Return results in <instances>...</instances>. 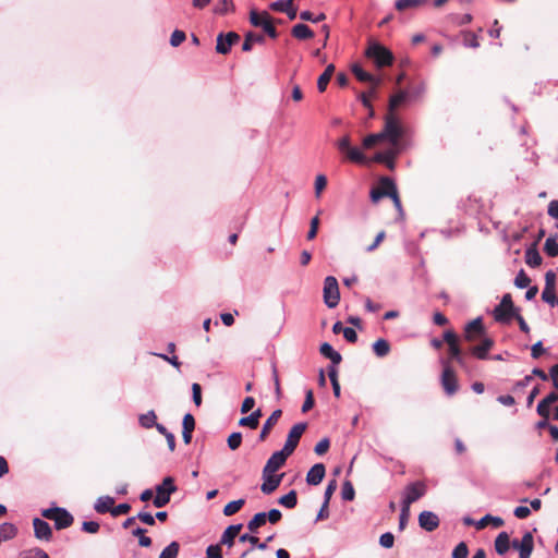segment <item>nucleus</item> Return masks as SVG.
Wrapping results in <instances>:
<instances>
[{"label":"nucleus","instance_id":"nucleus-29","mask_svg":"<svg viewBox=\"0 0 558 558\" xmlns=\"http://www.w3.org/2000/svg\"><path fill=\"white\" fill-rule=\"evenodd\" d=\"M333 72H335V65L333 64H329L325 69L324 73L320 74V76L318 77V80H317V88H318V90L320 93L326 90V88L328 86V83L330 82V78H331Z\"/></svg>","mask_w":558,"mask_h":558},{"label":"nucleus","instance_id":"nucleus-50","mask_svg":"<svg viewBox=\"0 0 558 558\" xmlns=\"http://www.w3.org/2000/svg\"><path fill=\"white\" fill-rule=\"evenodd\" d=\"M379 544L384 548H391L395 544V536L390 532H386L380 535L379 537Z\"/></svg>","mask_w":558,"mask_h":558},{"label":"nucleus","instance_id":"nucleus-37","mask_svg":"<svg viewBox=\"0 0 558 558\" xmlns=\"http://www.w3.org/2000/svg\"><path fill=\"white\" fill-rule=\"evenodd\" d=\"M180 550V544L175 541L171 542L159 555V558H177Z\"/></svg>","mask_w":558,"mask_h":558},{"label":"nucleus","instance_id":"nucleus-8","mask_svg":"<svg viewBox=\"0 0 558 558\" xmlns=\"http://www.w3.org/2000/svg\"><path fill=\"white\" fill-rule=\"evenodd\" d=\"M324 302L329 308H335L340 301L338 281L333 276H328L324 280L323 289Z\"/></svg>","mask_w":558,"mask_h":558},{"label":"nucleus","instance_id":"nucleus-15","mask_svg":"<svg viewBox=\"0 0 558 558\" xmlns=\"http://www.w3.org/2000/svg\"><path fill=\"white\" fill-rule=\"evenodd\" d=\"M512 547L519 550V558H530L533 551L532 534L526 532L520 542L514 539L512 542Z\"/></svg>","mask_w":558,"mask_h":558},{"label":"nucleus","instance_id":"nucleus-32","mask_svg":"<svg viewBox=\"0 0 558 558\" xmlns=\"http://www.w3.org/2000/svg\"><path fill=\"white\" fill-rule=\"evenodd\" d=\"M267 522V514L266 512H258L256 513L251 520L250 522L247 523V529L255 533L257 532V530L263 526L264 524H266Z\"/></svg>","mask_w":558,"mask_h":558},{"label":"nucleus","instance_id":"nucleus-21","mask_svg":"<svg viewBox=\"0 0 558 558\" xmlns=\"http://www.w3.org/2000/svg\"><path fill=\"white\" fill-rule=\"evenodd\" d=\"M241 530L242 524L229 525L222 533L220 543L222 545H227L228 547H232L234 544V538L239 535Z\"/></svg>","mask_w":558,"mask_h":558},{"label":"nucleus","instance_id":"nucleus-56","mask_svg":"<svg viewBox=\"0 0 558 558\" xmlns=\"http://www.w3.org/2000/svg\"><path fill=\"white\" fill-rule=\"evenodd\" d=\"M192 396L195 405L199 407L202 404V387L199 384L194 383L192 385Z\"/></svg>","mask_w":558,"mask_h":558},{"label":"nucleus","instance_id":"nucleus-2","mask_svg":"<svg viewBox=\"0 0 558 558\" xmlns=\"http://www.w3.org/2000/svg\"><path fill=\"white\" fill-rule=\"evenodd\" d=\"M379 134L384 141H388L389 145L400 149V140L403 134V130L398 117L393 112H388L386 114L385 126Z\"/></svg>","mask_w":558,"mask_h":558},{"label":"nucleus","instance_id":"nucleus-42","mask_svg":"<svg viewBox=\"0 0 558 558\" xmlns=\"http://www.w3.org/2000/svg\"><path fill=\"white\" fill-rule=\"evenodd\" d=\"M234 8L232 0H217L215 12L217 14H226L230 11H232Z\"/></svg>","mask_w":558,"mask_h":558},{"label":"nucleus","instance_id":"nucleus-24","mask_svg":"<svg viewBox=\"0 0 558 558\" xmlns=\"http://www.w3.org/2000/svg\"><path fill=\"white\" fill-rule=\"evenodd\" d=\"M352 72L360 82L369 83L371 85H379L381 82L379 77L367 73L359 64L352 66Z\"/></svg>","mask_w":558,"mask_h":558},{"label":"nucleus","instance_id":"nucleus-64","mask_svg":"<svg viewBox=\"0 0 558 558\" xmlns=\"http://www.w3.org/2000/svg\"><path fill=\"white\" fill-rule=\"evenodd\" d=\"M442 341L447 342L448 347L459 343L458 336L452 330H446L444 332V340Z\"/></svg>","mask_w":558,"mask_h":558},{"label":"nucleus","instance_id":"nucleus-17","mask_svg":"<svg viewBox=\"0 0 558 558\" xmlns=\"http://www.w3.org/2000/svg\"><path fill=\"white\" fill-rule=\"evenodd\" d=\"M282 477L283 474L275 475V473H263V484L260 486L262 492L266 495L275 492L279 487Z\"/></svg>","mask_w":558,"mask_h":558},{"label":"nucleus","instance_id":"nucleus-48","mask_svg":"<svg viewBox=\"0 0 558 558\" xmlns=\"http://www.w3.org/2000/svg\"><path fill=\"white\" fill-rule=\"evenodd\" d=\"M327 185V178L324 174H318L315 179V196L320 197L322 192Z\"/></svg>","mask_w":558,"mask_h":558},{"label":"nucleus","instance_id":"nucleus-30","mask_svg":"<svg viewBox=\"0 0 558 558\" xmlns=\"http://www.w3.org/2000/svg\"><path fill=\"white\" fill-rule=\"evenodd\" d=\"M489 523H492L494 527H500L504 525V520L500 517L486 514L476 522V529L482 530L486 527Z\"/></svg>","mask_w":558,"mask_h":558},{"label":"nucleus","instance_id":"nucleus-52","mask_svg":"<svg viewBox=\"0 0 558 558\" xmlns=\"http://www.w3.org/2000/svg\"><path fill=\"white\" fill-rule=\"evenodd\" d=\"M291 35H314V31L305 24H296L292 27Z\"/></svg>","mask_w":558,"mask_h":558},{"label":"nucleus","instance_id":"nucleus-53","mask_svg":"<svg viewBox=\"0 0 558 558\" xmlns=\"http://www.w3.org/2000/svg\"><path fill=\"white\" fill-rule=\"evenodd\" d=\"M318 226H319V219H318V216H315L311 219L310 230L306 234L307 240L315 239V236L317 235Z\"/></svg>","mask_w":558,"mask_h":558},{"label":"nucleus","instance_id":"nucleus-55","mask_svg":"<svg viewBox=\"0 0 558 558\" xmlns=\"http://www.w3.org/2000/svg\"><path fill=\"white\" fill-rule=\"evenodd\" d=\"M329 446H330L329 439L328 438H323L322 440H319L316 444V446L314 448V451H315L316 454L322 456V454H324V453H326L328 451Z\"/></svg>","mask_w":558,"mask_h":558},{"label":"nucleus","instance_id":"nucleus-45","mask_svg":"<svg viewBox=\"0 0 558 558\" xmlns=\"http://www.w3.org/2000/svg\"><path fill=\"white\" fill-rule=\"evenodd\" d=\"M294 0H278L272 3H270L269 8L272 11L277 12H286L289 10V7L292 5Z\"/></svg>","mask_w":558,"mask_h":558},{"label":"nucleus","instance_id":"nucleus-9","mask_svg":"<svg viewBox=\"0 0 558 558\" xmlns=\"http://www.w3.org/2000/svg\"><path fill=\"white\" fill-rule=\"evenodd\" d=\"M442 374L440 378L441 386L448 396L454 395L459 390V384L454 371L449 362L441 360Z\"/></svg>","mask_w":558,"mask_h":558},{"label":"nucleus","instance_id":"nucleus-5","mask_svg":"<svg viewBox=\"0 0 558 558\" xmlns=\"http://www.w3.org/2000/svg\"><path fill=\"white\" fill-rule=\"evenodd\" d=\"M337 148L345 155L347 159L351 162L359 165H366L368 161L366 156L357 147L351 145V138L349 135H343L336 143Z\"/></svg>","mask_w":558,"mask_h":558},{"label":"nucleus","instance_id":"nucleus-31","mask_svg":"<svg viewBox=\"0 0 558 558\" xmlns=\"http://www.w3.org/2000/svg\"><path fill=\"white\" fill-rule=\"evenodd\" d=\"M509 546V535L506 532H501L495 539V550L499 555H504L508 551Z\"/></svg>","mask_w":558,"mask_h":558},{"label":"nucleus","instance_id":"nucleus-19","mask_svg":"<svg viewBox=\"0 0 558 558\" xmlns=\"http://www.w3.org/2000/svg\"><path fill=\"white\" fill-rule=\"evenodd\" d=\"M482 335H483V323H482L481 317H477V318L473 319L472 322H470L469 324H466V326L464 328V338L468 341H474L477 339V337H480Z\"/></svg>","mask_w":558,"mask_h":558},{"label":"nucleus","instance_id":"nucleus-25","mask_svg":"<svg viewBox=\"0 0 558 558\" xmlns=\"http://www.w3.org/2000/svg\"><path fill=\"white\" fill-rule=\"evenodd\" d=\"M494 341L489 338H484L482 342L471 349L473 355L480 360L487 357L488 351L493 348Z\"/></svg>","mask_w":558,"mask_h":558},{"label":"nucleus","instance_id":"nucleus-3","mask_svg":"<svg viewBox=\"0 0 558 558\" xmlns=\"http://www.w3.org/2000/svg\"><path fill=\"white\" fill-rule=\"evenodd\" d=\"M365 56L378 68L390 65L393 60L392 52L376 41H371L368 44V47L365 50Z\"/></svg>","mask_w":558,"mask_h":558},{"label":"nucleus","instance_id":"nucleus-14","mask_svg":"<svg viewBox=\"0 0 558 558\" xmlns=\"http://www.w3.org/2000/svg\"><path fill=\"white\" fill-rule=\"evenodd\" d=\"M290 454L286 453L282 449L274 452L267 460L263 473H275L286 463Z\"/></svg>","mask_w":558,"mask_h":558},{"label":"nucleus","instance_id":"nucleus-6","mask_svg":"<svg viewBox=\"0 0 558 558\" xmlns=\"http://www.w3.org/2000/svg\"><path fill=\"white\" fill-rule=\"evenodd\" d=\"M41 515L52 520L57 530L66 529L73 523V515L64 508H49L41 511Z\"/></svg>","mask_w":558,"mask_h":558},{"label":"nucleus","instance_id":"nucleus-51","mask_svg":"<svg viewBox=\"0 0 558 558\" xmlns=\"http://www.w3.org/2000/svg\"><path fill=\"white\" fill-rule=\"evenodd\" d=\"M468 546L465 543H459L452 551V558H468Z\"/></svg>","mask_w":558,"mask_h":558},{"label":"nucleus","instance_id":"nucleus-33","mask_svg":"<svg viewBox=\"0 0 558 558\" xmlns=\"http://www.w3.org/2000/svg\"><path fill=\"white\" fill-rule=\"evenodd\" d=\"M157 420V415L154 410H149L148 412L141 414L138 416L140 425L144 428H151L155 426Z\"/></svg>","mask_w":558,"mask_h":558},{"label":"nucleus","instance_id":"nucleus-26","mask_svg":"<svg viewBox=\"0 0 558 558\" xmlns=\"http://www.w3.org/2000/svg\"><path fill=\"white\" fill-rule=\"evenodd\" d=\"M319 352L325 357L329 359L332 364L338 365L342 361V356L339 352L335 351L333 348L328 343L324 342L320 348Z\"/></svg>","mask_w":558,"mask_h":558},{"label":"nucleus","instance_id":"nucleus-41","mask_svg":"<svg viewBox=\"0 0 558 558\" xmlns=\"http://www.w3.org/2000/svg\"><path fill=\"white\" fill-rule=\"evenodd\" d=\"M544 251L550 257H555L558 255V242L555 236H549L544 245Z\"/></svg>","mask_w":558,"mask_h":558},{"label":"nucleus","instance_id":"nucleus-54","mask_svg":"<svg viewBox=\"0 0 558 558\" xmlns=\"http://www.w3.org/2000/svg\"><path fill=\"white\" fill-rule=\"evenodd\" d=\"M531 280L530 278L524 274L523 270H521L517 277H515V280H514V284L520 288V289H523V288H526L529 287Z\"/></svg>","mask_w":558,"mask_h":558},{"label":"nucleus","instance_id":"nucleus-43","mask_svg":"<svg viewBox=\"0 0 558 558\" xmlns=\"http://www.w3.org/2000/svg\"><path fill=\"white\" fill-rule=\"evenodd\" d=\"M408 97L407 92H400L397 95L390 97L389 100V112H393V110L401 105Z\"/></svg>","mask_w":558,"mask_h":558},{"label":"nucleus","instance_id":"nucleus-12","mask_svg":"<svg viewBox=\"0 0 558 558\" xmlns=\"http://www.w3.org/2000/svg\"><path fill=\"white\" fill-rule=\"evenodd\" d=\"M396 184L395 182L388 178V177H384L379 180V183H378V186L372 189L371 191V199L373 203H377L378 201H380L383 197H390L392 191H395L396 189Z\"/></svg>","mask_w":558,"mask_h":558},{"label":"nucleus","instance_id":"nucleus-7","mask_svg":"<svg viewBox=\"0 0 558 558\" xmlns=\"http://www.w3.org/2000/svg\"><path fill=\"white\" fill-rule=\"evenodd\" d=\"M427 492V486L424 482L416 481L408 484L402 492L401 506L410 509L411 505L423 496Z\"/></svg>","mask_w":558,"mask_h":558},{"label":"nucleus","instance_id":"nucleus-16","mask_svg":"<svg viewBox=\"0 0 558 558\" xmlns=\"http://www.w3.org/2000/svg\"><path fill=\"white\" fill-rule=\"evenodd\" d=\"M418 524L423 530L433 532L439 526V518L436 513L425 510L418 515Z\"/></svg>","mask_w":558,"mask_h":558},{"label":"nucleus","instance_id":"nucleus-20","mask_svg":"<svg viewBox=\"0 0 558 558\" xmlns=\"http://www.w3.org/2000/svg\"><path fill=\"white\" fill-rule=\"evenodd\" d=\"M326 473L325 465L323 463L314 464L306 474V482L310 485H318L322 483Z\"/></svg>","mask_w":558,"mask_h":558},{"label":"nucleus","instance_id":"nucleus-1","mask_svg":"<svg viewBox=\"0 0 558 558\" xmlns=\"http://www.w3.org/2000/svg\"><path fill=\"white\" fill-rule=\"evenodd\" d=\"M250 22L255 28L262 29L265 35H277V26L283 24V20L274 19L267 11H250Z\"/></svg>","mask_w":558,"mask_h":558},{"label":"nucleus","instance_id":"nucleus-46","mask_svg":"<svg viewBox=\"0 0 558 558\" xmlns=\"http://www.w3.org/2000/svg\"><path fill=\"white\" fill-rule=\"evenodd\" d=\"M228 447L231 450H236L242 444V434L239 432L232 433L227 439Z\"/></svg>","mask_w":558,"mask_h":558},{"label":"nucleus","instance_id":"nucleus-58","mask_svg":"<svg viewBox=\"0 0 558 558\" xmlns=\"http://www.w3.org/2000/svg\"><path fill=\"white\" fill-rule=\"evenodd\" d=\"M206 558H222L220 545H210L206 549Z\"/></svg>","mask_w":558,"mask_h":558},{"label":"nucleus","instance_id":"nucleus-47","mask_svg":"<svg viewBox=\"0 0 558 558\" xmlns=\"http://www.w3.org/2000/svg\"><path fill=\"white\" fill-rule=\"evenodd\" d=\"M341 496H342L343 500L351 501L354 499L355 492H354L352 484L349 481L343 483L342 489H341Z\"/></svg>","mask_w":558,"mask_h":558},{"label":"nucleus","instance_id":"nucleus-60","mask_svg":"<svg viewBox=\"0 0 558 558\" xmlns=\"http://www.w3.org/2000/svg\"><path fill=\"white\" fill-rule=\"evenodd\" d=\"M183 429L186 432H193L195 428V420L192 414L187 413L183 417L182 422Z\"/></svg>","mask_w":558,"mask_h":558},{"label":"nucleus","instance_id":"nucleus-57","mask_svg":"<svg viewBox=\"0 0 558 558\" xmlns=\"http://www.w3.org/2000/svg\"><path fill=\"white\" fill-rule=\"evenodd\" d=\"M542 299L544 302L554 306L555 302L557 300V298L555 295V290L554 289H544L542 292Z\"/></svg>","mask_w":558,"mask_h":558},{"label":"nucleus","instance_id":"nucleus-61","mask_svg":"<svg viewBox=\"0 0 558 558\" xmlns=\"http://www.w3.org/2000/svg\"><path fill=\"white\" fill-rule=\"evenodd\" d=\"M131 510V506L129 504H120L117 507H112L111 515L119 517L121 514H125Z\"/></svg>","mask_w":558,"mask_h":558},{"label":"nucleus","instance_id":"nucleus-38","mask_svg":"<svg viewBox=\"0 0 558 558\" xmlns=\"http://www.w3.org/2000/svg\"><path fill=\"white\" fill-rule=\"evenodd\" d=\"M298 497L295 490H290L287 495L279 498V504L286 508L292 509L296 506Z\"/></svg>","mask_w":558,"mask_h":558},{"label":"nucleus","instance_id":"nucleus-34","mask_svg":"<svg viewBox=\"0 0 558 558\" xmlns=\"http://www.w3.org/2000/svg\"><path fill=\"white\" fill-rule=\"evenodd\" d=\"M373 351L378 357H384L390 352V344L385 339H378L373 343Z\"/></svg>","mask_w":558,"mask_h":558},{"label":"nucleus","instance_id":"nucleus-28","mask_svg":"<svg viewBox=\"0 0 558 558\" xmlns=\"http://www.w3.org/2000/svg\"><path fill=\"white\" fill-rule=\"evenodd\" d=\"M240 37H217L216 50L219 53L226 54L230 48L239 41Z\"/></svg>","mask_w":558,"mask_h":558},{"label":"nucleus","instance_id":"nucleus-36","mask_svg":"<svg viewBox=\"0 0 558 558\" xmlns=\"http://www.w3.org/2000/svg\"><path fill=\"white\" fill-rule=\"evenodd\" d=\"M525 262L531 267H538L542 264V256L535 248H529L525 253Z\"/></svg>","mask_w":558,"mask_h":558},{"label":"nucleus","instance_id":"nucleus-18","mask_svg":"<svg viewBox=\"0 0 558 558\" xmlns=\"http://www.w3.org/2000/svg\"><path fill=\"white\" fill-rule=\"evenodd\" d=\"M33 526L36 538L41 541H49L51 538L52 531L50 525L46 521L39 518H35L33 520Z\"/></svg>","mask_w":558,"mask_h":558},{"label":"nucleus","instance_id":"nucleus-13","mask_svg":"<svg viewBox=\"0 0 558 558\" xmlns=\"http://www.w3.org/2000/svg\"><path fill=\"white\" fill-rule=\"evenodd\" d=\"M400 153V149L395 146H389L388 149L384 151L376 153L371 159L367 158V162H378V163H385L389 169H392L395 167V158Z\"/></svg>","mask_w":558,"mask_h":558},{"label":"nucleus","instance_id":"nucleus-22","mask_svg":"<svg viewBox=\"0 0 558 558\" xmlns=\"http://www.w3.org/2000/svg\"><path fill=\"white\" fill-rule=\"evenodd\" d=\"M427 1L428 0H397L395 3V9L398 12L403 13L424 7Z\"/></svg>","mask_w":558,"mask_h":558},{"label":"nucleus","instance_id":"nucleus-44","mask_svg":"<svg viewBox=\"0 0 558 558\" xmlns=\"http://www.w3.org/2000/svg\"><path fill=\"white\" fill-rule=\"evenodd\" d=\"M383 137L379 133H376V134H369L367 135L364 140H363V147L365 149H369V148H373L375 145L379 144L380 142H383Z\"/></svg>","mask_w":558,"mask_h":558},{"label":"nucleus","instance_id":"nucleus-39","mask_svg":"<svg viewBox=\"0 0 558 558\" xmlns=\"http://www.w3.org/2000/svg\"><path fill=\"white\" fill-rule=\"evenodd\" d=\"M244 504H245L244 499H238V500L230 501L229 504H227L225 506L223 514L227 517L233 515L234 513H236L238 511L241 510V508L243 507Z\"/></svg>","mask_w":558,"mask_h":558},{"label":"nucleus","instance_id":"nucleus-40","mask_svg":"<svg viewBox=\"0 0 558 558\" xmlns=\"http://www.w3.org/2000/svg\"><path fill=\"white\" fill-rule=\"evenodd\" d=\"M449 355H450V359L454 360L458 362V364L461 366V367H465V360L461 353V349L459 347V343L458 344H453V345H449Z\"/></svg>","mask_w":558,"mask_h":558},{"label":"nucleus","instance_id":"nucleus-49","mask_svg":"<svg viewBox=\"0 0 558 558\" xmlns=\"http://www.w3.org/2000/svg\"><path fill=\"white\" fill-rule=\"evenodd\" d=\"M265 37H245V40L242 45L243 51H250L254 45H263Z\"/></svg>","mask_w":558,"mask_h":558},{"label":"nucleus","instance_id":"nucleus-62","mask_svg":"<svg viewBox=\"0 0 558 558\" xmlns=\"http://www.w3.org/2000/svg\"><path fill=\"white\" fill-rule=\"evenodd\" d=\"M82 530L86 533H97L99 531V523L96 521H85L82 524Z\"/></svg>","mask_w":558,"mask_h":558},{"label":"nucleus","instance_id":"nucleus-10","mask_svg":"<svg viewBox=\"0 0 558 558\" xmlns=\"http://www.w3.org/2000/svg\"><path fill=\"white\" fill-rule=\"evenodd\" d=\"M515 314L511 295L507 293L502 296L499 305L495 307L494 318L499 323H508Z\"/></svg>","mask_w":558,"mask_h":558},{"label":"nucleus","instance_id":"nucleus-63","mask_svg":"<svg viewBox=\"0 0 558 558\" xmlns=\"http://www.w3.org/2000/svg\"><path fill=\"white\" fill-rule=\"evenodd\" d=\"M442 341L447 342L448 347L459 343L458 336L452 330H446L444 332V340Z\"/></svg>","mask_w":558,"mask_h":558},{"label":"nucleus","instance_id":"nucleus-59","mask_svg":"<svg viewBox=\"0 0 558 558\" xmlns=\"http://www.w3.org/2000/svg\"><path fill=\"white\" fill-rule=\"evenodd\" d=\"M409 517H410V509L401 506V512H400V518H399V530L400 531L404 530V527L408 523Z\"/></svg>","mask_w":558,"mask_h":558},{"label":"nucleus","instance_id":"nucleus-27","mask_svg":"<svg viewBox=\"0 0 558 558\" xmlns=\"http://www.w3.org/2000/svg\"><path fill=\"white\" fill-rule=\"evenodd\" d=\"M113 505H114V499L112 497L101 496L96 500L94 509L98 513H106V512L111 513Z\"/></svg>","mask_w":558,"mask_h":558},{"label":"nucleus","instance_id":"nucleus-35","mask_svg":"<svg viewBox=\"0 0 558 558\" xmlns=\"http://www.w3.org/2000/svg\"><path fill=\"white\" fill-rule=\"evenodd\" d=\"M17 533V529L12 523H3L0 525V542L13 538Z\"/></svg>","mask_w":558,"mask_h":558},{"label":"nucleus","instance_id":"nucleus-23","mask_svg":"<svg viewBox=\"0 0 558 558\" xmlns=\"http://www.w3.org/2000/svg\"><path fill=\"white\" fill-rule=\"evenodd\" d=\"M282 412L281 410H275L271 415L266 420L259 434V440L264 441L269 435L271 428L277 424Z\"/></svg>","mask_w":558,"mask_h":558},{"label":"nucleus","instance_id":"nucleus-11","mask_svg":"<svg viewBox=\"0 0 558 558\" xmlns=\"http://www.w3.org/2000/svg\"><path fill=\"white\" fill-rule=\"evenodd\" d=\"M307 427L306 423H298L292 426L288 433L286 444L282 448L286 453L292 454L299 445V441Z\"/></svg>","mask_w":558,"mask_h":558},{"label":"nucleus","instance_id":"nucleus-4","mask_svg":"<svg viewBox=\"0 0 558 558\" xmlns=\"http://www.w3.org/2000/svg\"><path fill=\"white\" fill-rule=\"evenodd\" d=\"M178 487L174 484V480L171 476H167L162 482L156 486V496L153 504L156 508H162L169 504L170 497L175 493Z\"/></svg>","mask_w":558,"mask_h":558}]
</instances>
